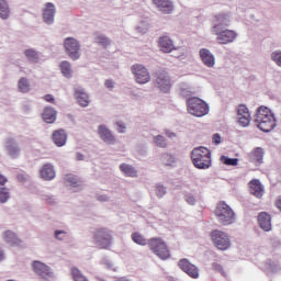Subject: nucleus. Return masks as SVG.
<instances>
[{"instance_id": "nucleus-1", "label": "nucleus", "mask_w": 281, "mask_h": 281, "mask_svg": "<svg viewBox=\"0 0 281 281\" xmlns=\"http://www.w3.org/2000/svg\"><path fill=\"white\" fill-rule=\"evenodd\" d=\"M255 122L263 133H270V131L276 128V116L267 106H260L258 109Z\"/></svg>"}, {"instance_id": "nucleus-2", "label": "nucleus", "mask_w": 281, "mask_h": 281, "mask_svg": "<svg viewBox=\"0 0 281 281\" xmlns=\"http://www.w3.org/2000/svg\"><path fill=\"white\" fill-rule=\"evenodd\" d=\"M192 164L199 170H207L212 166V151L206 147H195L191 151Z\"/></svg>"}, {"instance_id": "nucleus-3", "label": "nucleus", "mask_w": 281, "mask_h": 281, "mask_svg": "<svg viewBox=\"0 0 281 281\" xmlns=\"http://www.w3.org/2000/svg\"><path fill=\"white\" fill-rule=\"evenodd\" d=\"M188 111L191 115L195 117H203L210 113V105L205 103L202 99L192 97L187 101Z\"/></svg>"}, {"instance_id": "nucleus-4", "label": "nucleus", "mask_w": 281, "mask_h": 281, "mask_svg": "<svg viewBox=\"0 0 281 281\" xmlns=\"http://www.w3.org/2000/svg\"><path fill=\"white\" fill-rule=\"evenodd\" d=\"M148 247L160 260H168L170 258V249H168V245L160 237L148 239Z\"/></svg>"}, {"instance_id": "nucleus-5", "label": "nucleus", "mask_w": 281, "mask_h": 281, "mask_svg": "<svg viewBox=\"0 0 281 281\" xmlns=\"http://www.w3.org/2000/svg\"><path fill=\"white\" fill-rule=\"evenodd\" d=\"M215 216L222 225H232L236 221V214L225 202H220L215 209Z\"/></svg>"}, {"instance_id": "nucleus-6", "label": "nucleus", "mask_w": 281, "mask_h": 281, "mask_svg": "<svg viewBox=\"0 0 281 281\" xmlns=\"http://www.w3.org/2000/svg\"><path fill=\"white\" fill-rule=\"evenodd\" d=\"M94 243L98 245L100 249H109L111 247V243L113 240V236L111 235V231L106 228L98 229L94 235Z\"/></svg>"}, {"instance_id": "nucleus-7", "label": "nucleus", "mask_w": 281, "mask_h": 281, "mask_svg": "<svg viewBox=\"0 0 281 281\" xmlns=\"http://www.w3.org/2000/svg\"><path fill=\"white\" fill-rule=\"evenodd\" d=\"M211 238L217 247V249H221V251H225L232 247V241L229 240V236L225 234V232L221 231H213L211 233Z\"/></svg>"}, {"instance_id": "nucleus-8", "label": "nucleus", "mask_w": 281, "mask_h": 281, "mask_svg": "<svg viewBox=\"0 0 281 281\" xmlns=\"http://www.w3.org/2000/svg\"><path fill=\"white\" fill-rule=\"evenodd\" d=\"M213 34H215V36H217L216 41H217V43H220V45H227V44L234 43V41H236V32H234L232 30L221 31V29H218V25L213 26Z\"/></svg>"}, {"instance_id": "nucleus-9", "label": "nucleus", "mask_w": 281, "mask_h": 281, "mask_svg": "<svg viewBox=\"0 0 281 281\" xmlns=\"http://www.w3.org/2000/svg\"><path fill=\"white\" fill-rule=\"evenodd\" d=\"M64 47L66 49V54L71 58V60H78V58H80V43H78V40L67 37L64 41Z\"/></svg>"}, {"instance_id": "nucleus-10", "label": "nucleus", "mask_w": 281, "mask_h": 281, "mask_svg": "<svg viewBox=\"0 0 281 281\" xmlns=\"http://www.w3.org/2000/svg\"><path fill=\"white\" fill-rule=\"evenodd\" d=\"M132 74L138 85H146L150 82V72L142 64H135L132 66Z\"/></svg>"}, {"instance_id": "nucleus-11", "label": "nucleus", "mask_w": 281, "mask_h": 281, "mask_svg": "<svg viewBox=\"0 0 281 281\" xmlns=\"http://www.w3.org/2000/svg\"><path fill=\"white\" fill-rule=\"evenodd\" d=\"M178 265H179V268L181 269V271L187 273V276H189V278H192L193 280H198L199 268L196 266H194V263L190 262V260H188V259H181Z\"/></svg>"}, {"instance_id": "nucleus-12", "label": "nucleus", "mask_w": 281, "mask_h": 281, "mask_svg": "<svg viewBox=\"0 0 281 281\" xmlns=\"http://www.w3.org/2000/svg\"><path fill=\"white\" fill-rule=\"evenodd\" d=\"M32 267L34 273H36L44 280H47V278H52V269L47 265L41 261H33Z\"/></svg>"}, {"instance_id": "nucleus-13", "label": "nucleus", "mask_w": 281, "mask_h": 281, "mask_svg": "<svg viewBox=\"0 0 281 281\" xmlns=\"http://www.w3.org/2000/svg\"><path fill=\"white\" fill-rule=\"evenodd\" d=\"M156 85L162 93H168L170 91V87L172 85L170 83V77H168V74L166 72H159L156 78Z\"/></svg>"}, {"instance_id": "nucleus-14", "label": "nucleus", "mask_w": 281, "mask_h": 281, "mask_svg": "<svg viewBox=\"0 0 281 281\" xmlns=\"http://www.w3.org/2000/svg\"><path fill=\"white\" fill-rule=\"evenodd\" d=\"M153 3L162 14H171L175 10V4L170 0H153Z\"/></svg>"}, {"instance_id": "nucleus-15", "label": "nucleus", "mask_w": 281, "mask_h": 281, "mask_svg": "<svg viewBox=\"0 0 281 281\" xmlns=\"http://www.w3.org/2000/svg\"><path fill=\"white\" fill-rule=\"evenodd\" d=\"M200 58L205 67H214L216 65V58L207 48L200 49Z\"/></svg>"}, {"instance_id": "nucleus-16", "label": "nucleus", "mask_w": 281, "mask_h": 281, "mask_svg": "<svg viewBox=\"0 0 281 281\" xmlns=\"http://www.w3.org/2000/svg\"><path fill=\"white\" fill-rule=\"evenodd\" d=\"M98 135L105 142V144H115V136L106 128V125H100L98 128Z\"/></svg>"}, {"instance_id": "nucleus-17", "label": "nucleus", "mask_w": 281, "mask_h": 281, "mask_svg": "<svg viewBox=\"0 0 281 281\" xmlns=\"http://www.w3.org/2000/svg\"><path fill=\"white\" fill-rule=\"evenodd\" d=\"M56 14V7L52 2H47L43 11V19L45 23H54V16Z\"/></svg>"}, {"instance_id": "nucleus-18", "label": "nucleus", "mask_w": 281, "mask_h": 281, "mask_svg": "<svg viewBox=\"0 0 281 281\" xmlns=\"http://www.w3.org/2000/svg\"><path fill=\"white\" fill-rule=\"evenodd\" d=\"M52 139L60 148L67 144V133L65 130H56L53 132Z\"/></svg>"}, {"instance_id": "nucleus-19", "label": "nucleus", "mask_w": 281, "mask_h": 281, "mask_svg": "<svg viewBox=\"0 0 281 281\" xmlns=\"http://www.w3.org/2000/svg\"><path fill=\"white\" fill-rule=\"evenodd\" d=\"M248 157L251 164L259 166V164H262V159H265V149L257 147L248 155Z\"/></svg>"}, {"instance_id": "nucleus-20", "label": "nucleus", "mask_w": 281, "mask_h": 281, "mask_svg": "<svg viewBox=\"0 0 281 281\" xmlns=\"http://www.w3.org/2000/svg\"><path fill=\"white\" fill-rule=\"evenodd\" d=\"M158 45L165 54H170L175 49V43L168 36L160 37Z\"/></svg>"}, {"instance_id": "nucleus-21", "label": "nucleus", "mask_w": 281, "mask_h": 281, "mask_svg": "<svg viewBox=\"0 0 281 281\" xmlns=\"http://www.w3.org/2000/svg\"><path fill=\"white\" fill-rule=\"evenodd\" d=\"M250 193L257 199H261L262 194H265V187L260 183V180H251L249 182Z\"/></svg>"}, {"instance_id": "nucleus-22", "label": "nucleus", "mask_w": 281, "mask_h": 281, "mask_svg": "<svg viewBox=\"0 0 281 281\" xmlns=\"http://www.w3.org/2000/svg\"><path fill=\"white\" fill-rule=\"evenodd\" d=\"M42 179L45 181H52L56 177V171H54V166L52 164H46L40 171Z\"/></svg>"}, {"instance_id": "nucleus-23", "label": "nucleus", "mask_w": 281, "mask_h": 281, "mask_svg": "<svg viewBox=\"0 0 281 281\" xmlns=\"http://www.w3.org/2000/svg\"><path fill=\"white\" fill-rule=\"evenodd\" d=\"M258 223L265 232H271V215L268 213H260L258 215Z\"/></svg>"}, {"instance_id": "nucleus-24", "label": "nucleus", "mask_w": 281, "mask_h": 281, "mask_svg": "<svg viewBox=\"0 0 281 281\" xmlns=\"http://www.w3.org/2000/svg\"><path fill=\"white\" fill-rule=\"evenodd\" d=\"M75 98L80 106H89V94H87L82 88H77L75 90Z\"/></svg>"}, {"instance_id": "nucleus-25", "label": "nucleus", "mask_w": 281, "mask_h": 281, "mask_svg": "<svg viewBox=\"0 0 281 281\" xmlns=\"http://www.w3.org/2000/svg\"><path fill=\"white\" fill-rule=\"evenodd\" d=\"M7 151L11 159H18L19 155H21V147L19 143L10 140L7 145Z\"/></svg>"}, {"instance_id": "nucleus-26", "label": "nucleus", "mask_w": 281, "mask_h": 281, "mask_svg": "<svg viewBox=\"0 0 281 281\" xmlns=\"http://www.w3.org/2000/svg\"><path fill=\"white\" fill-rule=\"evenodd\" d=\"M56 110H54V108L47 106L44 109L42 117L46 124H54V122H56Z\"/></svg>"}, {"instance_id": "nucleus-27", "label": "nucleus", "mask_w": 281, "mask_h": 281, "mask_svg": "<svg viewBox=\"0 0 281 281\" xmlns=\"http://www.w3.org/2000/svg\"><path fill=\"white\" fill-rule=\"evenodd\" d=\"M18 89L20 93H30V91H32V86L30 85V80H27V78L25 77H22L18 81Z\"/></svg>"}, {"instance_id": "nucleus-28", "label": "nucleus", "mask_w": 281, "mask_h": 281, "mask_svg": "<svg viewBox=\"0 0 281 281\" xmlns=\"http://www.w3.org/2000/svg\"><path fill=\"white\" fill-rule=\"evenodd\" d=\"M4 241L9 245H21V240L12 231L4 232Z\"/></svg>"}, {"instance_id": "nucleus-29", "label": "nucleus", "mask_w": 281, "mask_h": 281, "mask_svg": "<svg viewBox=\"0 0 281 281\" xmlns=\"http://www.w3.org/2000/svg\"><path fill=\"white\" fill-rule=\"evenodd\" d=\"M120 170L125 175V177H137V170H135V167L131 165L121 164Z\"/></svg>"}, {"instance_id": "nucleus-30", "label": "nucleus", "mask_w": 281, "mask_h": 281, "mask_svg": "<svg viewBox=\"0 0 281 281\" xmlns=\"http://www.w3.org/2000/svg\"><path fill=\"white\" fill-rule=\"evenodd\" d=\"M213 23H215L214 25H218V30H221L222 25H228L229 20L227 19V14L221 13L214 16Z\"/></svg>"}, {"instance_id": "nucleus-31", "label": "nucleus", "mask_w": 281, "mask_h": 281, "mask_svg": "<svg viewBox=\"0 0 281 281\" xmlns=\"http://www.w3.org/2000/svg\"><path fill=\"white\" fill-rule=\"evenodd\" d=\"M10 18V7L5 0H0V19Z\"/></svg>"}, {"instance_id": "nucleus-32", "label": "nucleus", "mask_w": 281, "mask_h": 281, "mask_svg": "<svg viewBox=\"0 0 281 281\" xmlns=\"http://www.w3.org/2000/svg\"><path fill=\"white\" fill-rule=\"evenodd\" d=\"M70 273L74 281H89V279L82 274V271L76 267L70 269Z\"/></svg>"}, {"instance_id": "nucleus-33", "label": "nucleus", "mask_w": 281, "mask_h": 281, "mask_svg": "<svg viewBox=\"0 0 281 281\" xmlns=\"http://www.w3.org/2000/svg\"><path fill=\"white\" fill-rule=\"evenodd\" d=\"M24 56L30 63H38V53L32 48L24 50Z\"/></svg>"}, {"instance_id": "nucleus-34", "label": "nucleus", "mask_w": 281, "mask_h": 281, "mask_svg": "<svg viewBox=\"0 0 281 281\" xmlns=\"http://www.w3.org/2000/svg\"><path fill=\"white\" fill-rule=\"evenodd\" d=\"M59 68L65 78H71V64L69 61H61Z\"/></svg>"}, {"instance_id": "nucleus-35", "label": "nucleus", "mask_w": 281, "mask_h": 281, "mask_svg": "<svg viewBox=\"0 0 281 281\" xmlns=\"http://www.w3.org/2000/svg\"><path fill=\"white\" fill-rule=\"evenodd\" d=\"M132 240H133V243H135L136 245H140L142 247L148 245V240H146L144 238V235H142L139 233H133Z\"/></svg>"}, {"instance_id": "nucleus-36", "label": "nucleus", "mask_w": 281, "mask_h": 281, "mask_svg": "<svg viewBox=\"0 0 281 281\" xmlns=\"http://www.w3.org/2000/svg\"><path fill=\"white\" fill-rule=\"evenodd\" d=\"M65 179L67 183H70V186H74V188H78V186L82 183V181H80L78 177L74 175H67Z\"/></svg>"}, {"instance_id": "nucleus-37", "label": "nucleus", "mask_w": 281, "mask_h": 281, "mask_svg": "<svg viewBox=\"0 0 281 281\" xmlns=\"http://www.w3.org/2000/svg\"><path fill=\"white\" fill-rule=\"evenodd\" d=\"M221 161L225 166H238V158H229L227 156H222Z\"/></svg>"}, {"instance_id": "nucleus-38", "label": "nucleus", "mask_w": 281, "mask_h": 281, "mask_svg": "<svg viewBox=\"0 0 281 281\" xmlns=\"http://www.w3.org/2000/svg\"><path fill=\"white\" fill-rule=\"evenodd\" d=\"M249 115H251V114L249 113V109H247V105H245V104L238 105V108H237V117L249 116Z\"/></svg>"}, {"instance_id": "nucleus-39", "label": "nucleus", "mask_w": 281, "mask_h": 281, "mask_svg": "<svg viewBox=\"0 0 281 281\" xmlns=\"http://www.w3.org/2000/svg\"><path fill=\"white\" fill-rule=\"evenodd\" d=\"M154 142L156 144V146H159V148H166V146H168V144L166 143V138H164V136L158 135L154 138Z\"/></svg>"}, {"instance_id": "nucleus-40", "label": "nucleus", "mask_w": 281, "mask_h": 281, "mask_svg": "<svg viewBox=\"0 0 281 281\" xmlns=\"http://www.w3.org/2000/svg\"><path fill=\"white\" fill-rule=\"evenodd\" d=\"M8 199H10V193L8 192V189L1 188L0 189V203H7Z\"/></svg>"}, {"instance_id": "nucleus-41", "label": "nucleus", "mask_w": 281, "mask_h": 281, "mask_svg": "<svg viewBox=\"0 0 281 281\" xmlns=\"http://www.w3.org/2000/svg\"><path fill=\"white\" fill-rule=\"evenodd\" d=\"M97 43H99V45H102L103 47H109V45H111L109 37H106L104 35H99L97 37Z\"/></svg>"}, {"instance_id": "nucleus-42", "label": "nucleus", "mask_w": 281, "mask_h": 281, "mask_svg": "<svg viewBox=\"0 0 281 281\" xmlns=\"http://www.w3.org/2000/svg\"><path fill=\"white\" fill-rule=\"evenodd\" d=\"M240 126H247L251 122V115L248 116H237Z\"/></svg>"}, {"instance_id": "nucleus-43", "label": "nucleus", "mask_w": 281, "mask_h": 281, "mask_svg": "<svg viewBox=\"0 0 281 281\" xmlns=\"http://www.w3.org/2000/svg\"><path fill=\"white\" fill-rule=\"evenodd\" d=\"M271 58L279 67H281V52L272 53Z\"/></svg>"}, {"instance_id": "nucleus-44", "label": "nucleus", "mask_w": 281, "mask_h": 281, "mask_svg": "<svg viewBox=\"0 0 281 281\" xmlns=\"http://www.w3.org/2000/svg\"><path fill=\"white\" fill-rule=\"evenodd\" d=\"M156 194L159 199H161V196H164L166 194V187L165 186H161V184H158L156 187Z\"/></svg>"}, {"instance_id": "nucleus-45", "label": "nucleus", "mask_w": 281, "mask_h": 281, "mask_svg": "<svg viewBox=\"0 0 281 281\" xmlns=\"http://www.w3.org/2000/svg\"><path fill=\"white\" fill-rule=\"evenodd\" d=\"M186 201L187 203H189V205H194V203H196V198H194V195L192 194H187Z\"/></svg>"}, {"instance_id": "nucleus-46", "label": "nucleus", "mask_w": 281, "mask_h": 281, "mask_svg": "<svg viewBox=\"0 0 281 281\" xmlns=\"http://www.w3.org/2000/svg\"><path fill=\"white\" fill-rule=\"evenodd\" d=\"M43 100H45V102H49V104H55L56 99H54V95L52 94H45L43 97Z\"/></svg>"}, {"instance_id": "nucleus-47", "label": "nucleus", "mask_w": 281, "mask_h": 281, "mask_svg": "<svg viewBox=\"0 0 281 281\" xmlns=\"http://www.w3.org/2000/svg\"><path fill=\"white\" fill-rule=\"evenodd\" d=\"M213 269L214 271H217V273H222V276H225V271H223V266L220 263H213Z\"/></svg>"}, {"instance_id": "nucleus-48", "label": "nucleus", "mask_w": 281, "mask_h": 281, "mask_svg": "<svg viewBox=\"0 0 281 281\" xmlns=\"http://www.w3.org/2000/svg\"><path fill=\"white\" fill-rule=\"evenodd\" d=\"M212 142H213V144H216V145L221 144V142H222L221 135L214 134L212 137Z\"/></svg>"}, {"instance_id": "nucleus-49", "label": "nucleus", "mask_w": 281, "mask_h": 281, "mask_svg": "<svg viewBox=\"0 0 281 281\" xmlns=\"http://www.w3.org/2000/svg\"><path fill=\"white\" fill-rule=\"evenodd\" d=\"M104 85L106 89H113L115 87V82H113L111 79L105 80Z\"/></svg>"}, {"instance_id": "nucleus-50", "label": "nucleus", "mask_w": 281, "mask_h": 281, "mask_svg": "<svg viewBox=\"0 0 281 281\" xmlns=\"http://www.w3.org/2000/svg\"><path fill=\"white\" fill-rule=\"evenodd\" d=\"M8 183V178L0 173V186H5Z\"/></svg>"}, {"instance_id": "nucleus-51", "label": "nucleus", "mask_w": 281, "mask_h": 281, "mask_svg": "<svg viewBox=\"0 0 281 281\" xmlns=\"http://www.w3.org/2000/svg\"><path fill=\"white\" fill-rule=\"evenodd\" d=\"M45 201H46V203H47L48 205H54V198H53V196L47 195V196L45 198Z\"/></svg>"}, {"instance_id": "nucleus-52", "label": "nucleus", "mask_w": 281, "mask_h": 281, "mask_svg": "<svg viewBox=\"0 0 281 281\" xmlns=\"http://www.w3.org/2000/svg\"><path fill=\"white\" fill-rule=\"evenodd\" d=\"M60 234H65V231H56L55 238H57L58 240H63V237H60Z\"/></svg>"}, {"instance_id": "nucleus-53", "label": "nucleus", "mask_w": 281, "mask_h": 281, "mask_svg": "<svg viewBox=\"0 0 281 281\" xmlns=\"http://www.w3.org/2000/svg\"><path fill=\"white\" fill-rule=\"evenodd\" d=\"M168 157L171 160V162H167L166 166H171L172 164H175V158L170 155H165V159H168Z\"/></svg>"}, {"instance_id": "nucleus-54", "label": "nucleus", "mask_w": 281, "mask_h": 281, "mask_svg": "<svg viewBox=\"0 0 281 281\" xmlns=\"http://www.w3.org/2000/svg\"><path fill=\"white\" fill-rule=\"evenodd\" d=\"M117 126H119V133H124L126 126H124V124L122 123H117Z\"/></svg>"}, {"instance_id": "nucleus-55", "label": "nucleus", "mask_w": 281, "mask_h": 281, "mask_svg": "<svg viewBox=\"0 0 281 281\" xmlns=\"http://www.w3.org/2000/svg\"><path fill=\"white\" fill-rule=\"evenodd\" d=\"M78 161H82L85 159V156L82 154H77Z\"/></svg>"}, {"instance_id": "nucleus-56", "label": "nucleus", "mask_w": 281, "mask_h": 281, "mask_svg": "<svg viewBox=\"0 0 281 281\" xmlns=\"http://www.w3.org/2000/svg\"><path fill=\"white\" fill-rule=\"evenodd\" d=\"M5 255L3 254V249L0 248V261L4 260Z\"/></svg>"}, {"instance_id": "nucleus-57", "label": "nucleus", "mask_w": 281, "mask_h": 281, "mask_svg": "<svg viewBox=\"0 0 281 281\" xmlns=\"http://www.w3.org/2000/svg\"><path fill=\"white\" fill-rule=\"evenodd\" d=\"M19 181H25V177L23 175H18Z\"/></svg>"}, {"instance_id": "nucleus-58", "label": "nucleus", "mask_w": 281, "mask_h": 281, "mask_svg": "<svg viewBox=\"0 0 281 281\" xmlns=\"http://www.w3.org/2000/svg\"><path fill=\"white\" fill-rule=\"evenodd\" d=\"M99 201H109V198L101 195V196H99Z\"/></svg>"}]
</instances>
